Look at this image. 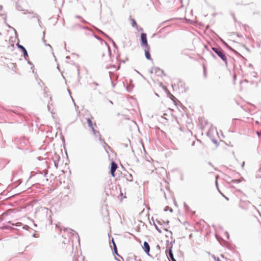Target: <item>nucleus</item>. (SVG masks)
<instances>
[{"mask_svg":"<svg viewBox=\"0 0 261 261\" xmlns=\"http://www.w3.org/2000/svg\"><path fill=\"white\" fill-rule=\"evenodd\" d=\"M87 123L88 124V125L89 127L91 128L92 129V131L93 132L94 135L98 138V139L100 141H102V142H105V141L101 139V135L99 132L97 131L95 129V127L96 126V124L95 123H93L92 122V120L90 118L87 119Z\"/></svg>","mask_w":261,"mask_h":261,"instance_id":"obj_1","label":"nucleus"},{"mask_svg":"<svg viewBox=\"0 0 261 261\" xmlns=\"http://www.w3.org/2000/svg\"><path fill=\"white\" fill-rule=\"evenodd\" d=\"M212 49L218 55V56L225 63L227 62V57L224 51L221 48L213 47Z\"/></svg>","mask_w":261,"mask_h":261,"instance_id":"obj_2","label":"nucleus"},{"mask_svg":"<svg viewBox=\"0 0 261 261\" xmlns=\"http://www.w3.org/2000/svg\"><path fill=\"white\" fill-rule=\"evenodd\" d=\"M141 40L142 42V45L143 46H145L146 47L148 48V44L147 40V35L146 34L142 33L141 34Z\"/></svg>","mask_w":261,"mask_h":261,"instance_id":"obj_3","label":"nucleus"},{"mask_svg":"<svg viewBox=\"0 0 261 261\" xmlns=\"http://www.w3.org/2000/svg\"><path fill=\"white\" fill-rule=\"evenodd\" d=\"M199 123L202 128L205 127L208 123L207 120L204 117H200L199 118Z\"/></svg>","mask_w":261,"mask_h":261,"instance_id":"obj_4","label":"nucleus"},{"mask_svg":"<svg viewBox=\"0 0 261 261\" xmlns=\"http://www.w3.org/2000/svg\"><path fill=\"white\" fill-rule=\"evenodd\" d=\"M250 202L247 200H240L239 206L241 208L246 209L247 208Z\"/></svg>","mask_w":261,"mask_h":261,"instance_id":"obj_5","label":"nucleus"},{"mask_svg":"<svg viewBox=\"0 0 261 261\" xmlns=\"http://www.w3.org/2000/svg\"><path fill=\"white\" fill-rule=\"evenodd\" d=\"M118 166L114 162H112L111 165V174L113 177H115V172Z\"/></svg>","mask_w":261,"mask_h":261,"instance_id":"obj_6","label":"nucleus"},{"mask_svg":"<svg viewBox=\"0 0 261 261\" xmlns=\"http://www.w3.org/2000/svg\"><path fill=\"white\" fill-rule=\"evenodd\" d=\"M154 74L158 76L162 77L164 74V72L163 70L159 68H155L153 69Z\"/></svg>","mask_w":261,"mask_h":261,"instance_id":"obj_7","label":"nucleus"},{"mask_svg":"<svg viewBox=\"0 0 261 261\" xmlns=\"http://www.w3.org/2000/svg\"><path fill=\"white\" fill-rule=\"evenodd\" d=\"M144 251L149 255L150 246L148 243L146 242H144L143 246H142Z\"/></svg>","mask_w":261,"mask_h":261,"instance_id":"obj_8","label":"nucleus"},{"mask_svg":"<svg viewBox=\"0 0 261 261\" xmlns=\"http://www.w3.org/2000/svg\"><path fill=\"white\" fill-rule=\"evenodd\" d=\"M149 49H150L149 46H148V48L146 47V48L145 49V55L146 58L148 60H151L152 58L151 57V56H150V54L149 53Z\"/></svg>","mask_w":261,"mask_h":261,"instance_id":"obj_9","label":"nucleus"},{"mask_svg":"<svg viewBox=\"0 0 261 261\" xmlns=\"http://www.w3.org/2000/svg\"><path fill=\"white\" fill-rule=\"evenodd\" d=\"M18 47L23 51L24 57L28 56V53L25 48L21 45L18 44Z\"/></svg>","mask_w":261,"mask_h":261,"instance_id":"obj_10","label":"nucleus"},{"mask_svg":"<svg viewBox=\"0 0 261 261\" xmlns=\"http://www.w3.org/2000/svg\"><path fill=\"white\" fill-rule=\"evenodd\" d=\"M130 20L132 21V26L133 27H137V24L136 21L134 19H131Z\"/></svg>","mask_w":261,"mask_h":261,"instance_id":"obj_11","label":"nucleus"},{"mask_svg":"<svg viewBox=\"0 0 261 261\" xmlns=\"http://www.w3.org/2000/svg\"><path fill=\"white\" fill-rule=\"evenodd\" d=\"M169 256L170 257V258L171 259V260H173L174 259L171 249H170V250L169 251Z\"/></svg>","mask_w":261,"mask_h":261,"instance_id":"obj_12","label":"nucleus"},{"mask_svg":"<svg viewBox=\"0 0 261 261\" xmlns=\"http://www.w3.org/2000/svg\"><path fill=\"white\" fill-rule=\"evenodd\" d=\"M241 181V180L240 179H234L231 180V182L233 183H240Z\"/></svg>","mask_w":261,"mask_h":261,"instance_id":"obj_13","label":"nucleus"},{"mask_svg":"<svg viewBox=\"0 0 261 261\" xmlns=\"http://www.w3.org/2000/svg\"><path fill=\"white\" fill-rule=\"evenodd\" d=\"M113 244H114V250H115V253L118 255V253H117V248H116V246L114 242H113Z\"/></svg>","mask_w":261,"mask_h":261,"instance_id":"obj_14","label":"nucleus"},{"mask_svg":"<svg viewBox=\"0 0 261 261\" xmlns=\"http://www.w3.org/2000/svg\"><path fill=\"white\" fill-rule=\"evenodd\" d=\"M219 192L220 193V194L227 200L228 201L229 200V198L226 197L225 195H224L221 191H219Z\"/></svg>","mask_w":261,"mask_h":261,"instance_id":"obj_15","label":"nucleus"},{"mask_svg":"<svg viewBox=\"0 0 261 261\" xmlns=\"http://www.w3.org/2000/svg\"><path fill=\"white\" fill-rule=\"evenodd\" d=\"M256 133L258 135V136H259V137L261 136V133H260L259 132H256Z\"/></svg>","mask_w":261,"mask_h":261,"instance_id":"obj_16","label":"nucleus"},{"mask_svg":"<svg viewBox=\"0 0 261 261\" xmlns=\"http://www.w3.org/2000/svg\"><path fill=\"white\" fill-rule=\"evenodd\" d=\"M158 231H159L160 232H161V230H159V229H158Z\"/></svg>","mask_w":261,"mask_h":261,"instance_id":"obj_17","label":"nucleus"},{"mask_svg":"<svg viewBox=\"0 0 261 261\" xmlns=\"http://www.w3.org/2000/svg\"><path fill=\"white\" fill-rule=\"evenodd\" d=\"M172 261H176V260H175V259L174 258V259L172 260Z\"/></svg>","mask_w":261,"mask_h":261,"instance_id":"obj_18","label":"nucleus"}]
</instances>
